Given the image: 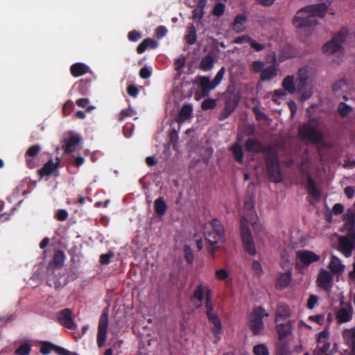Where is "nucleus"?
Listing matches in <instances>:
<instances>
[{
    "instance_id": "a211bd4d",
    "label": "nucleus",
    "mask_w": 355,
    "mask_h": 355,
    "mask_svg": "<svg viewBox=\"0 0 355 355\" xmlns=\"http://www.w3.org/2000/svg\"><path fill=\"white\" fill-rule=\"evenodd\" d=\"M313 74V69L308 67H301L297 73V80H299V87L300 90L302 89L304 86L306 81Z\"/></svg>"
},
{
    "instance_id": "4d7b16f0",
    "label": "nucleus",
    "mask_w": 355,
    "mask_h": 355,
    "mask_svg": "<svg viewBox=\"0 0 355 355\" xmlns=\"http://www.w3.org/2000/svg\"><path fill=\"white\" fill-rule=\"evenodd\" d=\"M286 96V93L282 89H277L275 92L272 99L275 102H278L279 99L284 98Z\"/></svg>"
},
{
    "instance_id": "1a4fd4ad",
    "label": "nucleus",
    "mask_w": 355,
    "mask_h": 355,
    "mask_svg": "<svg viewBox=\"0 0 355 355\" xmlns=\"http://www.w3.org/2000/svg\"><path fill=\"white\" fill-rule=\"evenodd\" d=\"M355 246V239L353 236H349L347 234L345 236H340L338 239V250L343 252L347 257L351 256Z\"/></svg>"
},
{
    "instance_id": "a19ab883",
    "label": "nucleus",
    "mask_w": 355,
    "mask_h": 355,
    "mask_svg": "<svg viewBox=\"0 0 355 355\" xmlns=\"http://www.w3.org/2000/svg\"><path fill=\"white\" fill-rule=\"evenodd\" d=\"M245 148L249 151L258 152L261 149V146L257 141L248 140L245 143Z\"/></svg>"
},
{
    "instance_id": "de8ad7c7",
    "label": "nucleus",
    "mask_w": 355,
    "mask_h": 355,
    "mask_svg": "<svg viewBox=\"0 0 355 355\" xmlns=\"http://www.w3.org/2000/svg\"><path fill=\"white\" fill-rule=\"evenodd\" d=\"M225 4L223 3H218L215 5L213 9V14L216 17H220L225 12Z\"/></svg>"
},
{
    "instance_id": "423d86ee",
    "label": "nucleus",
    "mask_w": 355,
    "mask_h": 355,
    "mask_svg": "<svg viewBox=\"0 0 355 355\" xmlns=\"http://www.w3.org/2000/svg\"><path fill=\"white\" fill-rule=\"evenodd\" d=\"M268 313L261 307L254 310L250 317V326L254 334L259 333L263 327L262 320Z\"/></svg>"
},
{
    "instance_id": "5fc2aeb1",
    "label": "nucleus",
    "mask_w": 355,
    "mask_h": 355,
    "mask_svg": "<svg viewBox=\"0 0 355 355\" xmlns=\"http://www.w3.org/2000/svg\"><path fill=\"white\" fill-rule=\"evenodd\" d=\"M252 268L253 269L254 273L256 275L260 276L262 274L263 270H262L261 266L260 263L258 262L257 261H254L252 262Z\"/></svg>"
},
{
    "instance_id": "ddd939ff",
    "label": "nucleus",
    "mask_w": 355,
    "mask_h": 355,
    "mask_svg": "<svg viewBox=\"0 0 355 355\" xmlns=\"http://www.w3.org/2000/svg\"><path fill=\"white\" fill-rule=\"evenodd\" d=\"M344 226L342 230L347 231L349 236H353L355 239L354 216L352 211H347L344 216Z\"/></svg>"
},
{
    "instance_id": "79ce46f5",
    "label": "nucleus",
    "mask_w": 355,
    "mask_h": 355,
    "mask_svg": "<svg viewBox=\"0 0 355 355\" xmlns=\"http://www.w3.org/2000/svg\"><path fill=\"white\" fill-rule=\"evenodd\" d=\"M186 62V57L184 55H180L175 62V70L181 73L184 67Z\"/></svg>"
},
{
    "instance_id": "e2e57ef3",
    "label": "nucleus",
    "mask_w": 355,
    "mask_h": 355,
    "mask_svg": "<svg viewBox=\"0 0 355 355\" xmlns=\"http://www.w3.org/2000/svg\"><path fill=\"white\" fill-rule=\"evenodd\" d=\"M344 210V207L340 203H336L334 205L332 208V211L334 214H340Z\"/></svg>"
},
{
    "instance_id": "8fccbe9b",
    "label": "nucleus",
    "mask_w": 355,
    "mask_h": 355,
    "mask_svg": "<svg viewBox=\"0 0 355 355\" xmlns=\"http://www.w3.org/2000/svg\"><path fill=\"white\" fill-rule=\"evenodd\" d=\"M55 345H53L50 343H43L40 352L44 355H48L50 354L52 351H55Z\"/></svg>"
},
{
    "instance_id": "cd10ccee",
    "label": "nucleus",
    "mask_w": 355,
    "mask_h": 355,
    "mask_svg": "<svg viewBox=\"0 0 355 355\" xmlns=\"http://www.w3.org/2000/svg\"><path fill=\"white\" fill-rule=\"evenodd\" d=\"M89 67L83 63H76L71 66V71L74 76H80L86 73Z\"/></svg>"
},
{
    "instance_id": "2eb2a0df",
    "label": "nucleus",
    "mask_w": 355,
    "mask_h": 355,
    "mask_svg": "<svg viewBox=\"0 0 355 355\" xmlns=\"http://www.w3.org/2000/svg\"><path fill=\"white\" fill-rule=\"evenodd\" d=\"M71 315L72 313L69 309H64L58 315L60 322L69 329H74L76 327V324L71 318Z\"/></svg>"
},
{
    "instance_id": "6e6552de",
    "label": "nucleus",
    "mask_w": 355,
    "mask_h": 355,
    "mask_svg": "<svg viewBox=\"0 0 355 355\" xmlns=\"http://www.w3.org/2000/svg\"><path fill=\"white\" fill-rule=\"evenodd\" d=\"M107 327L108 314L105 312L100 317L98 327L97 344L100 347H103L106 341Z\"/></svg>"
},
{
    "instance_id": "7c9ffc66",
    "label": "nucleus",
    "mask_w": 355,
    "mask_h": 355,
    "mask_svg": "<svg viewBox=\"0 0 355 355\" xmlns=\"http://www.w3.org/2000/svg\"><path fill=\"white\" fill-rule=\"evenodd\" d=\"M154 207L155 211L158 215L162 216L166 211L167 206L163 198L156 199L154 202Z\"/></svg>"
},
{
    "instance_id": "69168bd1",
    "label": "nucleus",
    "mask_w": 355,
    "mask_h": 355,
    "mask_svg": "<svg viewBox=\"0 0 355 355\" xmlns=\"http://www.w3.org/2000/svg\"><path fill=\"white\" fill-rule=\"evenodd\" d=\"M141 37V35L139 32L133 31L129 33L128 38L130 41L135 42Z\"/></svg>"
},
{
    "instance_id": "dca6fc26",
    "label": "nucleus",
    "mask_w": 355,
    "mask_h": 355,
    "mask_svg": "<svg viewBox=\"0 0 355 355\" xmlns=\"http://www.w3.org/2000/svg\"><path fill=\"white\" fill-rule=\"evenodd\" d=\"M313 15V18L316 19V17H324L326 15L329 5L325 3H321L316 5H311L306 6Z\"/></svg>"
},
{
    "instance_id": "052dcab7",
    "label": "nucleus",
    "mask_w": 355,
    "mask_h": 355,
    "mask_svg": "<svg viewBox=\"0 0 355 355\" xmlns=\"http://www.w3.org/2000/svg\"><path fill=\"white\" fill-rule=\"evenodd\" d=\"M68 216V212L65 209H60L56 213V218L59 220H64Z\"/></svg>"
},
{
    "instance_id": "09e8293b",
    "label": "nucleus",
    "mask_w": 355,
    "mask_h": 355,
    "mask_svg": "<svg viewBox=\"0 0 355 355\" xmlns=\"http://www.w3.org/2000/svg\"><path fill=\"white\" fill-rule=\"evenodd\" d=\"M225 72V67H222L216 73L214 79L213 80V83L215 85V87H217L222 81V80L224 78Z\"/></svg>"
},
{
    "instance_id": "338daca9",
    "label": "nucleus",
    "mask_w": 355,
    "mask_h": 355,
    "mask_svg": "<svg viewBox=\"0 0 355 355\" xmlns=\"http://www.w3.org/2000/svg\"><path fill=\"white\" fill-rule=\"evenodd\" d=\"M250 37L248 35H242L234 39V42L236 44H241L243 42H249Z\"/></svg>"
},
{
    "instance_id": "c85d7f7f",
    "label": "nucleus",
    "mask_w": 355,
    "mask_h": 355,
    "mask_svg": "<svg viewBox=\"0 0 355 355\" xmlns=\"http://www.w3.org/2000/svg\"><path fill=\"white\" fill-rule=\"evenodd\" d=\"M347 36L348 31L343 28L334 36L332 40H334L337 44H340V47L343 49V46L346 42Z\"/></svg>"
},
{
    "instance_id": "ea45409f",
    "label": "nucleus",
    "mask_w": 355,
    "mask_h": 355,
    "mask_svg": "<svg viewBox=\"0 0 355 355\" xmlns=\"http://www.w3.org/2000/svg\"><path fill=\"white\" fill-rule=\"evenodd\" d=\"M214 59L208 55L205 57L201 62V67L204 71H209L213 68Z\"/></svg>"
},
{
    "instance_id": "bb28decb",
    "label": "nucleus",
    "mask_w": 355,
    "mask_h": 355,
    "mask_svg": "<svg viewBox=\"0 0 355 355\" xmlns=\"http://www.w3.org/2000/svg\"><path fill=\"white\" fill-rule=\"evenodd\" d=\"M200 85L202 88V92L207 95L208 93L216 87L213 83V80L211 81L207 77H201L200 78Z\"/></svg>"
},
{
    "instance_id": "f704fd0d",
    "label": "nucleus",
    "mask_w": 355,
    "mask_h": 355,
    "mask_svg": "<svg viewBox=\"0 0 355 355\" xmlns=\"http://www.w3.org/2000/svg\"><path fill=\"white\" fill-rule=\"evenodd\" d=\"M192 114V107L190 105H184L180 110L179 120L184 121L188 119Z\"/></svg>"
},
{
    "instance_id": "f3484780",
    "label": "nucleus",
    "mask_w": 355,
    "mask_h": 355,
    "mask_svg": "<svg viewBox=\"0 0 355 355\" xmlns=\"http://www.w3.org/2000/svg\"><path fill=\"white\" fill-rule=\"evenodd\" d=\"M329 332L327 329L321 331L318 336V348L322 353L326 352L329 348Z\"/></svg>"
},
{
    "instance_id": "f257e3e1",
    "label": "nucleus",
    "mask_w": 355,
    "mask_h": 355,
    "mask_svg": "<svg viewBox=\"0 0 355 355\" xmlns=\"http://www.w3.org/2000/svg\"><path fill=\"white\" fill-rule=\"evenodd\" d=\"M250 227L254 232H261L263 229L254 211V200L252 196H248L244 200L243 213L241 219V237L245 250L250 254L254 255L257 250Z\"/></svg>"
},
{
    "instance_id": "b1692460",
    "label": "nucleus",
    "mask_w": 355,
    "mask_h": 355,
    "mask_svg": "<svg viewBox=\"0 0 355 355\" xmlns=\"http://www.w3.org/2000/svg\"><path fill=\"white\" fill-rule=\"evenodd\" d=\"M282 87L284 90L287 91L290 94H294L297 89L295 84V78L293 76H286L283 82Z\"/></svg>"
},
{
    "instance_id": "c756f323",
    "label": "nucleus",
    "mask_w": 355,
    "mask_h": 355,
    "mask_svg": "<svg viewBox=\"0 0 355 355\" xmlns=\"http://www.w3.org/2000/svg\"><path fill=\"white\" fill-rule=\"evenodd\" d=\"M290 309L286 305H279L277 307L276 313V322H280L282 319L287 318L290 316Z\"/></svg>"
},
{
    "instance_id": "72a5a7b5",
    "label": "nucleus",
    "mask_w": 355,
    "mask_h": 355,
    "mask_svg": "<svg viewBox=\"0 0 355 355\" xmlns=\"http://www.w3.org/2000/svg\"><path fill=\"white\" fill-rule=\"evenodd\" d=\"M215 277L216 279L222 282H226L230 279V274L226 268H218L215 270Z\"/></svg>"
},
{
    "instance_id": "6ab92c4d",
    "label": "nucleus",
    "mask_w": 355,
    "mask_h": 355,
    "mask_svg": "<svg viewBox=\"0 0 355 355\" xmlns=\"http://www.w3.org/2000/svg\"><path fill=\"white\" fill-rule=\"evenodd\" d=\"M353 311L351 306L348 308H343L338 311L336 318L340 323L347 322L352 318Z\"/></svg>"
},
{
    "instance_id": "49530a36",
    "label": "nucleus",
    "mask_w": 355,
    "mask_h": 355,
    "mask_svg": "<svg viewBox=\"0 0 355 355\" xmlns=\"http://www.w3.org/2000/svg\"><path fill=\"white\" fill-rule=\"evenodd\" d=\"M184 257H185V259L187 260V261L190 263H192L193 261V259H194V256H193V251H192L191 248H190V246H189L188 245H185L184 246Z\"/></svg>"
},
{
    "instance_id": "2f4dec72",
    "label": "nucleus",
    "mask_w": 355,
    "mask_h": 355,
    "mask_svg": "<svg viewBox=\"0 0 355 355\" xmlns=\"http://www.w3.org/2000/svg\"><path fill=\"white\" fill-rule=\"evenodd\" d=\"M277 323V330L279 335V337L284 338L290 334L291 333V324L286 322L285 324L281 323L280 322Z\"/></svg>"
},
{
    "instance_id": "4be33fe9",
    "label": "nucleus",
    "mask_w": 355,
    "mask_h": 355,
    "mask_svg": "<svg viewBox=\"0 0 355 355\" xmlns=\"http://www.w3.org/2000/svg\"><path fill=\"white\" fill-rule=\"evenodd\" d=\"M40 150L41 147L39 145H34L27 150L26 153V161L27 165L30 168H33L35 166L33 157L38 154Z\"/></svg>"
},
{
    "instance_id": "473e14b6",
    "label": "nucleus",
    "mask_w": 355,
    "mask_h": 355,
    "mask_svg": "<svg viewBox=\"0 0 355 355\" xmlns=\"http://www.w3.org/2000/svg\"><path fill=\"white\" fill-rule=\"evenodd\" d=\"M56 168L55 165L52 160L49 161L39 171L42 177L48 176L51 175Z\"/></svg>"
},
{
    "instance_id": "c9c22d12",
    "label": "nucleus",
    "mask_w": 355,
    "mask_h": 355,
    "mask_svg": "<svg viewBox=\"0 0 355 355\" xmlns=\"http://www.w3.org/2000/svg\"><path fill=\"white\" fill-rule=\"evenodd\" d=\"M185 40L188 43L191 44L195 43L196 40V31L193 25L188 28L187 34L185 35Z\"/></svg>"
},
{
    "instance_id": "9d476101",
    "label": "nucleus",
    "mask_w": 355,
    "mask_h": 355,
    "mask_svg": "<svg viewBox=\"0 0 355 355\" xmlns=\"http://www.w3.org/2000/svg\"><path fill=\"white\" fill-rule=\"evenodd\" d=\"M297 263H302L304 266L318 262L320 257L316 253L310 250H300L296 254Z\"/></svg>"
},
{
    "instance_id": "bf43d9fd",
    "label": "nucleus",
    "mask_w": 355,
    "mask_h": 355,
    "mask_svg": "<svg viewBox=\"0 0 355 355\" xmlns=\"http://www.w3.org/2000/svg\"><path fill=\"white\" fill-rule=\"evenodd\" d=\"M113 252H108L107 254H103L101 256V262L103 264H107L109 263L110 259L113 257Z\"/></svg>"
},
{
    "instance_id": "393cba45",
    "label": "nucleus",
    "mask_w": 355,
    "mask_h": 355,
    "mask_svg": "<svg viewBox=\"0 0 355 355\" xmlns=\"http://www.w3.org/2000/svg\"><path fill=\"white\" fill-rule=\"evenodd\" d=\"M158 46V42L153 39L148 38L144 40L137 47V51L139 53H144L147 49H155Z\"/></svg>"
},
{
    "instance_id": "774afa93",
    "label": "nucleus",
    "mask_w": 355,
    "mask_h": 355,
    "mask_svg": "<svg viewBox=\"0 0 355 355\" xmlns=\"http://www.w3.org/2000/svg\"><path fill=\"white\" fill-rule=\"evenodd\" d=\"M203 16L202 8H197L193 10V18L196 19H200Z\"/></svg>"
},
{
    "instance_id": "0eeeda50",
    "label": "nucleus",
    "mask_w": 355,
    "mask_h": 355,
    "mask_svg": "<svg viewBox=\"0 0 355 355\" xmlns=\"http://www.w3.org/2000/svg\"><path fill=\"white\" fill-rule=\"evenodd\" d=\"M300 135L304 139L315 143L320 141L322 139L321 132L311 123L303 125L300 130Z\"/></svg>"
},
{
    "instance_id": "4c0bfd02",
    "label": "nucleus",
    "mask_w": 355,
    "mask_h": 355,
    "mask_svg": "<svg viewBox=\"0 0 355 355\" xmlns=\"http://www.w3.org/2000/svg\"><path fill=\"white\" fill-rule=\"evenodd\" d=\"M338 111L342 116H346L353 111V107L345 103H340L338 105Z\"/></svg>"
},
{
    "instance_id": "603ef678",
    "label": "nucleus",
    "mask_w": 355,
    "mask_h": 355,
    "mask_svg": "<svg viewBox=\"0 0 355 355\" xmlns=\"http://www.w3.org/2000/svg\"><path fill=\"white\" fill-rule=\"evenodd\" d=\"M89 100L87 98H80L76 101V103L78 106L85 107L87 110L90 111L94 109V106H89Z\"/></svg>"
},
{
    "instance_id": "c03bdc74",
    "label": "nucleus",
    "mask_w": 355,
    "mask_h": 355,
    "mask_svg": "<svg viewBox=\"0 0 355 355\" xmlns=\"http://www.w3.org/2000/svg\"><path fill=\"white\" fill-rule=\"evenodd\" d=\"M253 352L254 355H269L267 347L263 344L255 345Z\"/></svg>"
},
{
    "instance_id": "3c124183",
    "label": "nucleus",
    "mask_w": 355,
    "mask_h": 355,
    "mask_svg": "<svg viewBox=\"0 0 355 355\" xmlns=\"http://www.w3.org/2000/svg\"><path fill=\"white\" fill-rule=\"evenodd\" d=\"M216 102L214 99L207 98L202 103V108L203 110L213 109L215 107Z\"/></svg>"
},
{
    "instance_id": "39448f33",
    "label": "nucleus",
    "mask_w": 355,
    "mask_h": 355,
    "mask_svg": "<svg viewBox=\"0 0 355 355\" xmlns=\"http://www.w3.org/2000/svg\"><path fill=\"white\" fill-rule=\"evenodd\" d=\"M293 24L297 28H306L314 26L317 21L313 18L307 7L297 11L293 19Z\"/></svg>"
},
{
    "instance_id": "e433bc0d",
    "label": "nucleus",
    "mask_w": 355,
    "mask_h": 355,
    "mask_svg": "<svg viewBox=\"0 0 355 355\" xmlns=\"http://www.w3.org/2000/svg\"><path fill=\"white\" fill-rule=\"evenodd\" d=\"M31 349V345L28 342H24L17 349L16 355H29Z\"/></svg>"
},
{
    "instance_id": "0e129e2a",
    "label": "nucleus",
    "mask_w": 355,
    "mask_h": 355,
    "mask_svg": "<svg viewBox=\"0 0 355 355\" xmlns=\"http://www.w3.org/2000/svg\"><path fill=\"white\" fill-rule=\"evenodd\" d=\"M140 76L143 78H148L151 76V71L149 68L144 67L140 70Z\"/></svg>"
},
{
    "instance_id": "20e7f679",
    "label": "nucleus",
    "mask_w": 355,
    "mask_h": 355,
    "mask_svg": "<svg viewBox=\"0 0 355 355\" xmlns=\"http://www.w3.org/2000/svg\"><path fill=\"white\" fill-rule=\"evenodd\" d=\"M205 295L206 296V310L209 321L214 325L213 334L216 338H220L222 333V324L217 315L214 312V305L211 300V290L207 285H205Z\"/></svg>"
},
{
    "instance_id": "37998d69",
    "label": "nucleus",
    "mask_w": 355,
    "mask_h": 355,
    "mask_svg": "<svg viewBox=\"0 0 355 355\" xmlns=\"http://www.w3.org/2000/svg\"><path fill=\"white\" fill-rule=\"evenodd\" d=\"M308 190L314 197H318L320 196V191L315 187L313 180L309 177L308 178Z\"/></svg>"
},
{
    "instance_id": "4468645a",
    "label": "nucleus",
    "mask_w": 355,
    "mask_h": 355,
    "mask_svg": "<svg viewBox=\"0 0 355 355\" xmlns=\"http://www.w3.org/2000/svg\"><path fill=\"white\" fill-rule=\"evenodd\" d=\"M81 142V137L78 134L75 132H69V137L66 140L65 152L70 153L76 150L77 147Z\"/></svg>"
},
{
    "instance_id": "5701e85b",
    "label": "nucleus",
    "mask_w": 355,
    "mask_h": 355,
    "mask_svg": "<svg viewBox=\"0 0 355 355\" xmlns=\"http://www.w3.org/2000/svg\"><path fill=\"white\" fill-rule=\"evenodd\" d=\"M291 280V272L289 270L279 275L276 286L279 288L286 287Z\"/></svg>"
},
{
    "instance_id": "9b49d317",
    "label": "nucleus",
    "mask_w": 355,
    "mask_h": 355,
    "mask_svg": "<svg viewBox=\"0 0 355 355\" xmlns=\"http://www.w3.org/2000/svg\"><path fill=\"white\" fill-rule=\"evenodd\" d=\"M268 168L271 180L275 182H279L282 180V174L279 172L277 158L272 155L268 159Z\"/></svg>"
},
{
    "instance_id": "680f3d73",
    "label": "nucleus",
    "mask_w": 355,
    "mask_h": 355,
    "mask_svg": "<svg viewBox=\"0 0 355 355\" xmlns=\"http://www.w3.org/2000/svg\"><path fill=\"white\" fill-rule=\"evenodd\" d=\"M167 33V29L164 26H159L156 29V35L157 37L161 38L163 37Z\"/></svg>"
},
{
    "instance_id": "a18cd8bd",
    "label": "nucleus",
    "mask_w": 355,
    "mask_h": 355,
    "mask_svg": "<svg viewBox=\"0 0 355 355\" xmlns=\"http://www.w3.org/2000/svg\"><path fill=\"white\" fill-rule=\"evenodd\" d=\"M232 151L236 159L239 162H241L243 159V153L241 146L239 144H235L232 147Z\"/></svg>"
},
{
    "instance_id": "f8f14e48",
    "label": "nucleus",
    "mask_w": 355,
    "mask_h": 355,
    "mask_svg": "<svg viewBox=\"0 0 355 355\" xmlns=\"http://www.w3.org/2000/svg\"><path fill=\"white\" fill-rule=\"evenodd\" d=\"M316 283L320 288L329 290L332 286L333 276L328 270L322 269L318 273Z\"/></svg>"
},
{
    "instance_id": "58836bf2",
    "label": "nucleus",
    "mask_w": 355,
    "mask_h": 355,
    "mask_svg": "<svg viewBox=\"0 0 355 355\" xmlns=\"http://www.w3.org/2000/svg\"><path fill=\"white\" fill-rule=\"evenodd\" d=\"M205 285L203 284H199L193 292V298L199 302H202L205 295Z\"/></svg>"
},
{
    "instance_id": "7ed1b4c3",
    "label": "nucleus",
    "mask_w": 355,
    "mask_h": 355,
    "mask_svg": "<svg viewBox=\"0 0 355 355\" xmlns=\"http://www.w3.org/2000/svg\"><path fill=\"white\" fill-rule=\"evenodd\" d=\"M284 60L282 56L277 57L274 53H271L268 58V62L272 64L268 67L261 61H254L251 64V68L254 72L260 73L261 80L263 81L269 80L277 75V67Z\"/></svg>"
},
{
    "instance_id": "a878e982",
    "label": "nucleus",
    "mask_w": 355,
    "mask_h": 355,
    "mask_svg": "<svg viewBox=\"0 0 355 355\" xmlns=\"http://www.w3.org/2000/svg\"><path fill=\"white\" fill-rule=\"evenodd\" d=\"M342 49L340 44H337L334 40H331L324 45L322 48L323 52L327 55H332L339 52Z\"/></svg>"
},
{
    "instance_id": "412c9836",
    "label": "nucleus",
    "mask_w": 355,
    "mask_h": 355,
    "mask_svg": "<svg viewBox=\"0 0 355 355\" xmlns=\"http://www.w3.org/2000/svg\"><path fill=\"white\" fill-rule=\"evenodd\" d=\"M328 268L333 273H341L344 271L345 266L338 257L332 255Z\"/></svg>"
},
{
    "instance_id": "13d9d810",
    "label": "nucleus",
    "mask_w": 355,
    "mask_h": 355,
    "mask_svg": "<svg viewBox=\"0 0 355 355\" xmlns=\"http://www.w3.org/2000/svg\"><path fill=\"white\" fill-rule=\"evenodd\" d=\"M318 297L312 295L309 297L308 302H307V306L309 309H312L315 305L318 303Z\"/></svg>"
},
{
    "instance_id": "f03ea898",
    "label": "nucleus",
    "mask_w": 355,
    "mask_h": 355,
    "mask_svg": "<svg viewBox=\"0 0 355 355\" xmlns=\"http://www.w3.org/2000/svg\"><path fill=\"white\" fill-rule=\"evenodd\" d=\"M204 234L207 242L210 245V253L214 255L216 250L225 243L223 227L218 220H213L205 225Z\"/></svg>"
},
{
    "instance_id": "864d4df0",
    "label": "nucleus",
    "mask_w": 355,
    "mask_h": 355,
    "mask_svg": "<svg viewBox=\"0 0 355 355\" xmlns=\"http://www.w3.org/2000/svg\"><path fill=\"white\" fill-rule=\"evenodd\" d=\"M55 352L58 355H78L76 352H70L63 347L55 346Z\"/></svg>"
},
{
    "instance_id": "6e6d98bb",
    "label": "nucleus",
    "mask_w": 355,
    "mask_h": 355,
    "mask_svg": "<svg viewBox=\"0 0 355 355\" xmlns=\"http://www.w3.org/2000/svg\"><path fill=\"white\" fill-rule=\"evenodd\" d=\"M248 44L256 51H259L263 49L264 45L257 42L255 40L250 38Z\"/></svg>"
},
{
    "instance_id": "aec40b11",
    "label": "nucleus",
    "mask_w": 355,
    "mask_h": 355,
    "mask_svg": "<svg viewBox=\"0 0 355 355\" xmlns=\"http://www.w3.org/2000/svg\"><path fill=\"white\" fill-rule=\"evenodd\" d=\"M246 16L243 14H239L235 17L232 24V29L236 33H241L245 29Z\"/></svg>"
}]
</instances>
